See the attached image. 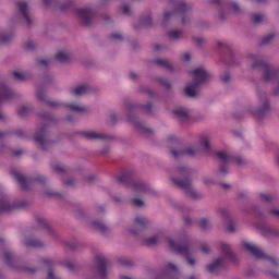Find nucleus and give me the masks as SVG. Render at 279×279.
Instances as JSON below:
<instances>
[{
  "label": "nucleus",
  "mask_w": 279,
  "mask_h": 279,
  "mask_svg": "<svg viewBox=\"0 0 279 279\" xmlns=\"http://www.w3.org/2000/svg\"><path fill=\"white\" fill-rule=\"evenodd\" d=\"M168 243L172 252H177V254H181V256H184L189 265H195V259L192 258L191 256H196L197 250L193 247V244L184 242V240L174 242V240L171 238L168 239Z\"/></svg>",
  "instance_id": "nucleus-1"
},
{
  "label": "nucleus",
  "mask_w": 279,
  "mask_h": 279,
  "mask_svg": "<svg viewBox=\"0 0 279 279\" xmlns=\"http://www.w3.org/2000/svg\"><path fill=\"white\" fill-rule=\"evenodd\" d=\"M193 83L186 85L185 95L187 97H195L199 90V84H204V82H208V77L210 74L204 68H197L192 72Z\"/></svg>",
  "instance_id": "nucleus-2"
},
{
  "label": "nucleus",
  "mask_w": 279,
  "mask_h": 279,
  "mask_svg": "<svg viewBox=\"0 0 279 279\" xmlns=\"http://www.w3.org/2000/svg\"><path fill=\"white\" fill-rule=\"evenodd\" d=\"M210 149V136L203 135L199 138L198 145L194 147H187L184 150H172V156L178 158L179 156H195L199 151H208Z\"/></svg>",
  "instance_id": "nucleus-3"
},
{
  "label": "nucleus",
  "mask_w": 279,
  "mask_h": 279,
  "mask_svg": "<svg viewBox=\"0 0 279 279\" xmlns=\"http://www.w3.org/2000/svg\"><path fill=\"white\" fill-rule=\"evenodd\" d=\"M95 9L93 8H84V9H78L76 11V16L83 25H88L93 19H95Z\"/></svg>",
  "instance_id": "nucleus-4"
},
{
  "label": "nucleus",
  "mask_w": 279,
  "mask_h": 279,
  "mask_svg": "<svg viewBox=\"0 0 279 279\" xmlns=\"http://www.w3.org/2000/svg\"><path fill=\"white\" fill-rule=\"evenodd\" d=\"M173 182L174 184H177V186H180V189H184V191H186L190 197H194V198L197 197V192L193 190V186L191 185V181L189 180L179 181L178 179H174Z\"/></svg>",
  "instance_id": "nucleus-5"
},
{
  "label": "nucleus",
  "mask_w": 279,
  "mask_h": 279,
  "mask_svg": "<svg viewBox=\"0 0 279 279\" xmlns=\"http://www.w3.org/2000/svg\"><path fill=\"white\" fill-rule=\"evenodd\" d=\"M243 247L244 250H247V252H251V254H253V256H255L256 258H263L264 256L263 250H260V247L254 245L253 243L244 242Z\"/></svg>",
  "instance_id": "nucleus-6"
},
{
  "label": "nucleus",
  "mask_w": 279,
  "mask_h": 279,
  "mask_svg": "<svg viewBox=\"0 0 279 279\" xmlns=\"http://www.w3.org/2000/svg\"><path fill=\"white\" fill-rule=\"evenodd\" d=\"M97 274L100 279L106 278V257H104V255L97 256Z\"/></svg>",
  "instance_id": "nucleus-7"
},
{
  "label": "nucleus",
  "mask_w": 279,
  "mask_h": 279,
  "mask_svg": "<svg viewBox=\"0 0 279 279\" xmlns=\"http://www.w3.org/2000/svg\"><path fill=\"white\" fill-rule=\"evenodd\" d=\"M173 114L177 119H180V121H189L191 119V113L189 112V109L184 107H178L173 110Z\"/></svg>",
  "instance_id": "nucleus-8"
},
{
  "label": "nucleus",
  "mask_w": 279,
  "mask_h": 279,
  "mask_svg": "<svg viewBox=\"0 0 279 279\" xmlns=\"http://www.w3.org/2000/svg\"><path fill=\"white\" fill-rule=\"evenodd\" d=\"M35 141L40 145L41 149H45V145H49V140H47V132L45 129H41L38 133L35 135Z\"/></svg>",
  "instance_id": "nucleus-9"
},
{
  "label": "nucleus",
  "mask_w": 279,
  "mask_h": 279,
  "mask_svg": "<svg viewBox=\"0 0 279 279\" xmlns=\"http://www.w3.org/2000/svg\"><path fill=\"white\" fill-rule=\"evenodd\" d=\"M221 267H223V258H218L207 265V270L210 274H215V271H219V269H221Z\"/></svg>",
  "instance_id": "nucleus-10"
},
{
  "label": "nucleus",
  "mask_w": 279,
  "mask_h": 279,
  "mask_svg": "<svg viewBox=\"0 0 279 279\" xmlns=\"http://www.w3.org/2000/svg\"><path fill=\"white\" fill-rule=\"evenodd\" d=\"M71 93L72 95L80 97L82 95L90 93V87L88 85H78L74 89H72Z\"/></svg>",
  "instance_id": "nucleus-11"
},
{
  "label": "nucleus",
  "mask_w": 279,
  "mask_h": 279,
  "mask_svg": "<svg viewBox=\"0 0 279 279\" xmlns=\"http://www.w3.org/2000/svg\"><path fill=\"white\" fill-rule=\"evenodd\" d=\"M220 250L225 258H227L228 260H234V253H232V251L230 250V245L221 243Z\"/></svg>",
  "instance_id": "nucleus-12"
},
{
  "label": "nucleus",
  "mask_w": 279,
  "mask_h": 279,
  "mask_svg": "<svg viewBox=\"0 0 279 279\" xmlns=\"http://www.w3.org/2000/svg\"><path fill=\"white\" fill-rule=\"evenodd\" d=\"M262 107L260 109L254 113L255 117H263L265 112H269V100L267 98H264L260 100Z\"/></svg>",
  "instance_id": "nucleus-13"
},
{
  "label": "nucleus",
  "mask_w": 279,
  "mask_h": 279,
  "mask_svg": "<svg viewBox=\"0 0 279 279\" xmlns=\"http://www.w3.org/2000/svg\"><path fill=\"white\" fill-rule=\"evenodd\" d=\"M17 8H19L20 12L23 14L26 23H28V25H31L32 21L29 20V14L27 13V2H19Z\"/></svg>",
  "instance_id": "nucleus-14"
},
{
  "label": "nucleus",
  "mask_w": 279,
  "mask_h": 279,
  "mask_svg": "<svg viewBox=\"0 0 279 279\" xmlns=\"http://www.w3.org/2000/svg\"><path fill=\"white\" fill-rule=\"evenodd\" d=\"M149 225V219H147L145 216H137L134 220V228H145Z\"/></svg>",
  "instance_id": "nucleus-15"
},
{
  "label": "nucleus",
  "mask_w": 279,
  "mask_h": 279,
  "mask_svg": "<svg viewBox=\"0 0 279 279\" xmlns=\"http://www.w3.org/2000/svg\"><path fill=\"white\" fill-rule=\"evenodd\" d=\"M247 60L248 62L252 63V69H256V66H260L265 63H263V61L260 60V57L259 56H256V54H250L247 57Z\"/></svg>",
  "instance_id": "nucleus-16"
},
{
  "label": "nucleus",
  "mask_w": 279,
  "mask_h": 279,
  "mask_svg": "<svg viewBox=\"0 0 279 279\" xmlns=\"http://www.w3.org/2000/svg\"><path fill=\"white\" fill-rule=\"evenodd\" d=\"M85 137L89 138V141H95V140L106 138V135L95 131H88L85 133Z\"/></svg>",
  "instance_id": "nucleus-17"
},
{
  "label": "nucleus",
  "mask_w": 279,
  "mask_h": 279,
  "mask_svg": "<svg viewBox=\"0 0 279 279\" xmlns=\"http://www.w3.org/2000/svg\"><path fill=\"white\" fill-rule=\"evenodd\" d=\"M133 189L138 195H143V193H147V191H149V186L145 183H135Z\"/></svg>",
  "instance_id": "nucleus-18"
},
{
  "label": "nucleus",
  "mask_w": 279,
  "mask_h": 279,
  "mask_svg": "<svg viewBox=\"0 0 279 279\" xmlns=\"http://www.w3.org/2000/svg\"><path fill=\"white\" fill-rule=\"evenodd\" d=\"M160 236H162V233L144 239L143 244L144 245H156V243H158V241H160Z\"/></svg>",
  "instance_id": "nucleus-19"
},
{
  "label": "nucleus",
  "mask_w": 279,
  "mask_h": 279,
  "mask_svg": "<svg viewBox=\"0 0 279 279\" xmlns=\"http://www.w3.org/2000/svg\"><path fill=\"white\" fill-rule=\"evenodd\" d=\"M217 157L219 158V160H220L223 165H226V162H231V160H232V157H231L230 155H228L227 151H219V153L217 154Z\"/></svg>",
  "instance_id": "nucleus-20"
},
{
  "label": "nucleus",
  "mask_w": 279,
  "mask_h": 279,
  "mask_svg": "<svg viewBox=\"0 0 279 279\" xmlns=\"http://www.w3.org/2000/svg\"><path fill=\"white\" fill-rule=\"evenodd\" d=\"M11 208L12 205L10 204V201L8 198L0 199V211L10 210Z\"/></svg>",
  "instance_id": "nucleus-21"
},
{
  "label": "nucleus",
  "mask_w": 279,
  "mask_h": 279,
  "mask_svg": "<svg viewBox=\"0 0 279 279\" xmlns=\"http://www.w3.org/2000/svg\"><path fill=\"white\" fill-rule=\"evenodd\" d=\"M135 125H136L137 132H140V134H144V135L151 134V129H149L141 123H136Z\"/></svg>",
  "instance_id": "nucleus-22"
},
{
  "label": "nucleus",
  "mask_w": 279,
  "mask_h": 279,
  "mask_svg": "<svg viewBox=\"0 0 279 279\" xmlns=\"http://www.w3.org/2000/svg\"><path fill=\"white\" fill-rule=\"evenodd\" d=\"M56 60H58V62H66L69 60V53L65 51H59L56 54Z\"/></svg>",
  "instance_id": "nucleus-23"
},
{
  "label": "nucleus",
  "mask_w": 279,
  "mask_h": 279,
  "mask_svg": "<svg viewBox=\"0 0 279 279\" xmlns=\"http://www.w3.org/2000/svg\"><path fill=\"white\" fill-rule=\"evenodd\" d=\"M168 36H169L170 40H178V38H180L182 36V32H180V31H170L168 33Z\"/></svg>",
  "instance_id": "nucleus-24"
},
{
  "label": "nucleus",
  "mask_w": 279,
  "mask_h": 279,
  "mask_svg": "<svg viewBox=\"0 0 279 279\" xmlns=\"http://www.w3.org/2000/svg\"><path fill=\"white\" fill-rule=\"evenodd\" d=\"M70 110H72L73 112H84V110H86L85 107H82L80 105H69Z\"/></svg>",
  "instance_id": "nucleus-25"
},
{
  "label": "nucleus",
  "mask_w": 279,
  "mask_h": 279,
  "mask_svg": "<svg viewBox=\"0 0 279 279\" xmlns=\"http://www.w3.org/2000/svg\"><path fill=\"white\" fill-rule=\"evenodd\" d=\"M27 247H40V242L37 240L24 242Z\"/></svg>",
  "instance_id": "nucleus-26"
},
{
  "label": "nucleus",
  "mask_w": 279,
  "mask_h": 279,
  "mask_svg": "<svg viewBox=\"0 0 279 279\" xmlns=\"http://www.w3.org/2000/svg\"><path fill=\"white\" fill-rule=\"evenodd\" d=\"M157 64H160L161 66H166V69H169L171 71V69H173V65H171V63L167 60H157L156 61Z\"/></svg>",
  "instance_id": "nucleus-27"
},
{
  "label": "nucleus",
  "mask_w": 279,
  "mask_h": 279,
  "mask_svg": "<svg viewBox=\"0 0 279 279\" xmlns=\"http://www.w3.org/2000/svg\"><path fill=\"white\" fill-rule=\"evenodd\" d=\"M93 228L95 230H100V232H104V230H106V226H104L101 221L93 222Z\"/></svg>",
  "instance_id": "nucleus-28"
},
{
  "label": "nucleus",
  "mask_w": 279,
  "mask_h": 279,
  "mask_svg": "<svg viewBox=\"0 0 279 279\" xmlns=\"http://www.w3.org/2000/svg\"><path fill=\"white\" fill-rule=\"evenodd\" d=\"M262 202H271L274 199V196L269 193H263L259 195Z\"/></svg>",
  "instance_id": "nucleus-29"
},
{
  "label": "nucleus",
  "mask_w": 279,
  "mask_h": 279,
  "mask_svg": "<svg viewBox=\"0 0 279 279\" xmlns=\"http://www.w3.org/2000/svg\"><path fill=\"white\" fill-rule=\"evenodd\" d=\"M27 112H29V108H27L26 106L20 107V109L17 110L19 117H25Z\"/></svg>",
  "instance_id": "nucleus-30"
},
{
  "label": "nucleus",
  "mask_w": 279,
  "mask_h": 279,
  "mask_svg": "<svg viewBox=\"0 0 279 279\" xmlns=\"http://www.w3.org/2000/svg\"><path fill=\"white\" fill-rule=\"evenodd\" d=\"M229 12H236L239 10V4L231 2L227 5Z\"/></svg>",
  "instance_id": "nucleus-31"
},
{
  "label": "nucleus",
  "mask_w": 279,
  "mask_h": 279,
  "mask_svg": "<svg viewBox=\"0 0 279 279\" xmlns=\"http://www.w3.org/2000/svg\"><path fill=\"white\" fill-rule=\"evenodd\" d=\"M13 75L16 80H20V81L27 80V75L21 72H14Z\"/></svg>",
  "instance_id": "nucleus-32"
},
{
  "label": "nucleus",
  "mask_w": 279,
  "mask_h": 279,
  "mask_svg": "<svg viewBox=\"0 0 279 279\" xmlns=\"http://www.w3.org/2000/svg\"><path fill=\"white\" fill-rule=\"evenodd\" d=\"M16 178H17V182H20L22 186H25V177L21 174H16Z\"/></svg>",
  "instance_id": "nucleus-33"
},
{
  "label": "nucleus",
  "mask_w": 279,
  "mask_h": 279,
  "mask_svg": "<svg viewBox=\"0 0 279 279\" xmlns=\"http://www.w3.org/2000/svg\"><path fill=\"white\" fill-rule=\"evenodd\" d=\"M253 21H254V23H260V21H263V15H260V14H255V15L253 16Z\"/></svg>",
  "instance_id": "nucleus-34"
},
{
  "label": "nucleus",
  "mask_w": 279,
  "mask_h": 279,
  "mask_svg": "<svg viewBox=\"0 0 279 279\" xmlns=\"http://www.w3.org/2000/svg\"><path fill=\"white\" fill-rule=\"evenodd\" d=\"M133 204H134V206L141 207V206H143L144 203L140 198H133Z\"/></svg>",
  "instance_id": "nucleus-35"
},
{
  "label": "nucleus",
  "mask_w": 279,
  "mask_h": 279,
  "mask_svg": "<svg viewBox=\"0 0 279 279\" xmlns=\"http://www.w3.org/2000/svg\"><path fill=\"white\" fill-rule=\"evenodd\" d=\"M111 37L114 38L116 40H121L123 38V36L120 33H113Z\"/></svg>",
  "instance_id": "nucleus-36"
},
{
  "label": "nucleus",
  "mask_w": 279,
  "mask_h": 279,
  "mask_svg": "<svg viewBox=\"0 0 279 279\" xmlns=\"http://www.w3.org/2000/svg\"><path fill=\"white\" fill-rule=\"evenodd\" d=\"M221 80H222V82H230V74L229 73L222 74Z\"/></svg>",
  "instance_id": "nucleus-37"
},
{
  "label": "nucleus",
  "mask_w": 279,
  "mask_h": 279,
  "mask_svg": "<svg viewBox=\"0 0 279 279\" xmlns=\"http://www.w3.org/2000/svg\"><path fill=\"white\" fill-rule=\"evenodd\" d=\"M4 260H5V263L8 264V265H10V258H12V254H10V253H4Z\"/></svg>",
  "instance_id": "nucleus-38"
},
{
  "label": "nucleus",
  "mask_w": 279,
  "mask_h": 279,
  "mask_svg": "<svg viewBox=\"0 0 279 279\" xmlns=\"http://www.w3.org/2000/svg\"><path fill=\"white\" fill-rule=\"evenodd\" d=\"M202 252H204L205 254H208V252H210V248L208 247L207 244H204L202 247H201Z\"/></svg>",
  "instance_id": "nucleus-39"
},
{
  "label": "nucleus",
  "mask_w": 279,
  "mask_h": 279,
  "mask_svg": "<svg viewBox=\"0 0 279 279\" xmlns=\"http://www.w3.org/2000/svg\"><path fill=\"white\" fill-rule=\"evenodd\" d=\"M270 215H275V217L279 218V209H270Z\"/></svg>",
  "instance_id": "nucleus-40"
},
{
  "label": "nucleus",
  "mask_w": 279,
  "mask_h": 279,
  "mask_svg": "<svg viewBox=\"0 0 279 279\" xmlns=\"http://www.w3.org/2000/svg\"><path fill=\"white\" fill-rule=\"evenodd\" d=\"M201 226H202V228H206V226H208V220L207 219H202L201 220Z\"/></svg>",
  "instance_id": "nucleus-41"
},
{
  "label": "nucleus",
  "mask_w": 279,
  "mask_h": 279,
  "mask_svg": "<svg viewBox=\"0 0 279 279\" xmlns=\"http://www.w3.org/2000/svg\"><path fill=\"white\" fill-rule=\"evenodd\" d=\"M189 60H191V54L185 53V54L183 56V61H184V62H189Z\"/></svg>",
  "instance_id": "nucleus-42"
},
{
  "label": "nucleus",
  "mask_w": 279,
  "mask_h": 279,
  "mask_svg": "<svg viewBox=\"0 0 279 279\" xmlns=\"http://www.w3.org/2000/svg\"><path fill=\"white\" fill-rule=\"evenodd\" d=\"M235 162H236L238 165H243V158L236 157V158H235Z\"/></svg>",
  "instance_id": "nucleus-43"
},
{
  "label": "nucleus",
  "mask_w": 279,
  "mask_h": 279,
  "mask_svg": "<svg viewBox=\"0 0 279 279\" xmlns=\"http://www.w3.org/2000/svg\"><path fill=\"white\" fill-rule=\"evenodd\" d=\"M205 184H213V180L210 178L204 179Z\"/></svg>",
  "instance_id": "nucleus-44"
},
{
  "label": "nucleus",
  "mask_w": 279,
  "mask_h": 279,
  "mask_svg": "<svg viewBox=\"0 0 279 279\" xmlns=\"http://www.w3.org/2000/svg\"><path fill=\"white\" fill-rule=\"evenodd\" d=\"M228 230L229 232H234V225H229Z\"/></svg>",
  "instance_id": "nucleus-45"
},
{
  "label": "nucleus",
  "mask_w": 279,
  "mask_h": 279,
  "mask_svg": "<svg viewBox=\"0 0 279 279\" xmlns=\"http://www.w3.org/2000/svg\"><path fill=\"white\" fill-rule=\"evenodd\" d=\"M26 48H27V49H34V45H33L32 43H28V44L26 45Z\"/></svg>",
  "instance_id": "nucleus-46"
},
{
  "label": "nucleus",
  "mask_w": 279,
  "mask_h": 279,
  "mask_svg": "<svg viewBox=\"0 0 279 279\" xmlns=\"http://www.w3.org/2000/svg\"><path fill=\"white\" fill-rule=\"evenodd\" d=\"M130 232H132V234H138V230L136 229H130Z\"/></svg>",
  "instance_id": "nucleus-47"
},
{
  "label": "nucleus",
  "mask_w": 279,
  "mask_h": 279,
  "mask_svg": "<svg viewBox=\"0 0 279 279\" xmlns=\"http://www.w3.org/2000/svg\"><path fill=\"white\" fill-rule=\"evenodd\" d=\"M123 12H124V14H128V12H130V8L124 7V8H123Z\"/></svg>",
  "instance_id": "nucleus-48"
},
{
  "label": "nucleus",
  "mask_w": 279,
  "mask_h": 279,
  "mask_svg": "<svg viewBox=\"0 0 279 279\" xmlns=\"http://www.w3.org/2000/svg\"><path fill=\"white\" fill-rule=\"evenodd\" d=\"M46 5H49L51 3V0H43Z\"/></svg>",
  "instance_id": "nucleus-49"
},
{
  "label": "nucleus",
  "mask_w": 279,
  "mask_h": 279,
  "mask_svg": "<svg viewBox=\"0 0 279 279\" xmlns=\"http://www.w3.org/2000/svg\"><path fill=\"white\" fill-rule=\"evenodd\" d=\"M50 106H52L53 108H56L58 106V102H50Z\"/></svg>",
  "instance_id": "nucleus-50"
},
{
  "label": "nucleus",
  "mask_w": 279,
  "mask_h": 279,
  "mask_svg": "<svg viewBox=\"0 0 279 279\" xmlns=\"http://www.w3.org/2000/svg\"><path fill=\"white\" fill-rule=\"evenodd\" d=\"M39 63L40 64H47V60H40Z\"/></svg>",
  "instance_id": "nucleus-51"
},
{
  "label": "nucleus",
  "mask_w": 279,
  "mask_h": 279,
  "mask_svg": "<svg viewBox=\"0 0 279 279\" xmlns=\"http://www.w3.org/2000/svg\"><path fill=\"white\" fill-rule=\"evenodd\" d=\"M220 171H221V173H226V168L222 167V168L220 169Z\"/></svg>",
  "instance_id": "nucleus-52"
},
{
  "label": "nucleus",
  "mask_w": 279,
  "mask_h": 279,
  "mask_svg": "<svg viewBox=\"0 0 279 279\" xmlns=\"http://www.w3.org/2000/svg\"><path fill=\"white\" fill-rule=\"evenodd\" d=\"M165 19H169V13H165Z\"/></svg>",
  "instance_id": "nucleus-53"
},
{
  "label": "nucleus",
  "mask_w": 279,
  "mask_h": 279,
  "mask_svg": "<svg viewBox=\"0 0 279 279\" xmlns=\"http://www.w3.org/2000/svg\"><path fill=\"white\" fill-rule=\"evenodd\" d=\"M0 99H8V96H2Z\"/></svg>",
  "instance_id": "nucleus-54"
},
{
  "label": "nucleus",
  "mask_w": 279,
  "mask_h": 279,
  "mask_svg": "<svg viewBox=\"0 0 279 279\" xmlns=\"http://www.w3.org/2000/svg\"><path fill=\"white\" fill-rule=\"evenodd\" d=\"M168 138H169V141H173L174 137L173 136H169Z\"/></svg>",
  "instance_id": "nucleus-55"
},
{
  "label": "nucleus",
  "mask_w": 279,
  "mask_h": 279,
  "mask_svg": "<svg viewBox=\"0 0 279 279\" xmlns=\"http://www.w3.org/2000/svg\"><path fill=\"white\" fill-rule=\"evenodd\" d=\"M122 279H131V278H130V277L124 276V277H122Z\"/></svg>",
  "instance_id": "nucleus-56"
},
{
  "label": "nucleus",
  "mask_w": 279,
  "mask_h": 279,
  "mask_svg": "<svg viewBox=\"0 0 279 279\" xmlns=\"http://www.w3.org/2000/svg\"><path fill=\"white\" fill-rule=\"evenodd\" d=\"M274 37V35H269V39H271Z\"/></svg>",
  "instance_id": "nucleus-57"
},
{
  "label": "nucleus",
  "mask_w": 279,
  "mask_h": 279,
  "mask_svg": "<svg viewBox=\"0 0 279 279\" xmlns=\"http://www.w3.org/2000/svg\"><path fill=\"white\" fill-rule=\"evenodd\" d=\"M181 10H184V5H183V7H181Z\"/></svg>",
  "instance_id": "nucleus-58"
},
{
  "label": "nucleus",
  "mask_w": 279,
  "mask_h": 279,
  "mask_svg": "<svg viewBox=\"0 0 279 279\" xmlns=\"http://www.w3.org/2000/svg\"><path fill=\"white\" fill-rule=\"evenodd\" d=\"M0 40H3V38L1 37V35H0Z\"/></svg>",
  "instance_id": "nucleus-59"
},
{
  "label": "nucleus",
  "mask_w": 279,
  "mask_h": 279,
  "mask_svg": "<svg viewBox=\"0 0 279 279\" xmlns=\"http://www.w3.org/2000/svg\"><path fill=\"white\" fill-rule=\"evenodd\" d=\"M198 43H202V39H198Z\"/></svg>",
  "instance_id": "nucleus-60"
},
{
  "label": "nucleus",
  "mask_w": 279,
  "mask_h": 279,
  "mask_svg": "<svg viewBox=\"0 0 279 279\" xmlns=\"http://www.w3.org/2000/svg\"><path fill=\"white\" fill-rule=\"evenodd\" d=\"M266 43H269V39H266Z\"/></svg>",
  "instance_id": "nucleus-61"
},
{
  "label": "nucleus",
  "mask_w": 279,
  "mask_h": 279,
  "mask_svg": "<svg viewBox=\"0 0 279 279\" xmlns=\"http://www.w3.org/2000/svg\"><path fill=\"white\" fill-rule=\"evenodd\" d=\"M190 279H195V277H191Z\"/></svg>",
  "instance_id": "nucleus-62"
},
{
  "label": "nucleus",
  "mask_w": 279,
  "mask_h": 279,
  "mask_svg": "<svg viewBox=\"0 0 279 279\" xmlns=\"http://www.w3.org/2000/svg\"><path fill=\"white\" fill-rule=\"evenodd\" d=\"M259 2L263 1V0H258Z\"/></svg>",
  "instance_id": "nucleus-63"
}]
</instances>
